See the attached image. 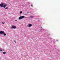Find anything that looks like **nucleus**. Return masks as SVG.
Wrapping results in <instances>:
<instances>
[{
  "instance_id": "obj_1",
  "label": "nucleus",
  "mask_w": 60,
  "mask_h": 60,
  "mask_svg": "<svg viewBox=\"0 0 60 60\" xmlns=\"http://www.w3.org/2000/svg\"><path fill=\"white\" fill-rule=\"evenodd\" d=\"M25 18V16H22L20 17L19 18V19H24Z\"/></svg>"
},
{
  "instance_id": "obj_2",
  "label": "nucleus",
  "mask_w": 60,
  "mask_h": 60,
  "mask_svg": "<svg viewBox=\"0 0 60 60\" xmlns=\"http://www.w3.org/2000/svg\"><path fill=\"white\" fill-rule=\"evenodd\" d=\"M16 28V27L14 25L12 26V27H11V28H14V29H15V28Z\"/></svg>"
},
{
  "instance_id": "obj_3",
  "label": "nucleus",
  "mask_w": 60,
  "mask_h": 60,
  "mask_svg": "<svg viewBox=\"0 0 60 60\" xmlns=\"http://www.w3.org/2000/svg\"><path fill=\"white\" fill-rule=\"evenodd\" d=\"M4 34V31H1L0 32V34Z\"/></svg>"
},
{
  "instance_id": "obj_4",
  "label": "nucleus",
  "mask_w": 60,
  "mask_h": 60,
  "mask_svg": "<svg viewBox=\"0 0 60 60\" xmlns=\"http://www.w3.org/2000/svg\"><path fill=\"white\" fill-rule=\"evenodd\" d=\"M3 6L4 4H3L2 3L0 4V6L1 7H3Z\"/></svg>"
},
{
  "instance_id": "obj_5",
  "label": "nucleus",
  "mask_w": 60,
  "mask_h": 60,
  "mask_svg": "<svg viewBox=\"0 0 60 60\" xmlns=\"http://www.w3.org/2000/svg\"><path fill=\"white\" fill-rule=\"evenodd\" d=\"M32 26V24H29V27H31V26Z\"/></svg>"
},
{
  "instance_id": "obj_6",
  "label": "nucleus",
  "mask_w": 60,
  "mask_h": 60,
  "mask_svg": "<svg viewBox=\"0 0 60 60\" xmlns=\"http://www.w3.org/2000/svg\"><path fill=\"white\" fill-rule=\"evenodd\" d=\"M3 54H6V52H3Z\"/></svg>"
},
{
  "instance_id": "obj_7",
  "label": "nucleus",
  "mask_w": 60,
  "mask_h": 60,
  "mask_svg": "<svg viewBox=\"0 0 60 60\" xmlns=\"http://www.w3.org/2000/svg\"><path fill=\"white\" fill-rule=\"evenodd\" d=\"M2 23L3 24H4L5 23V22H2Z\"/></svg>"
},
{
  "instance_id": "obj_8",
  "label": "nucleus",
  "mask_w": 60,
  "mask_h": 60,
  "mask_svg": "<svg viewBox=\"0 0 60 60\" xmlns=\"http://www.w3.org/2000/svg\"><path fill=\"white\" fill-rule=\"evenodd\" d=\"M4 8H5V7H6V6H5V5H4L3 6Z\"/></svg>"
},
{
  "instance_id": "obj_9",
  "label": "nucleus",
  "mask_w": 60,
  "mask_h": 60,
  "mask_svg": "<svg viewBox=\"0 0 60 60\" xmlns=\"http://www.w3.org/2000/svg\"><path fill=\"white\" fill-rule=\"evenodd\" d=\"M22 13V11H21L20 12V14H21V13Z\"/></svg>"
},
{
  "instance_id": "obj_10",
  "label": "nucleus",
  "mask_w": 60,
  "mask_h": 60,
  "mask_svg": "<svg viewBox=\"0 0 60 60\" xmlns=\"http://www.w3.org/2000/svg\"><path fill=\"white\" fill-rule=\"evenodd\" d=\"M4 34V36H5V35H6V34Z\"/></svg>"
},
{
  "instance_id": "obj_11",
  "label": "nucleus",
  "mask_w": 60,
  "mask_h": 60,
  "mask_svg": "<svg viewBox=\"0 0 60 60\" xmlns=\"http://www.w3.org/2000/svg\"><path fill=\"white\" fill-rule=\"evenodd\" d=\"M5 9H8V7H6V8H5Z\"/></svg>"
},
{
  "instance_id": "obj_12",
  "label": "nucleus",
  "mask_w": 60,
  "mask_h": 60,
  "mask_svg": "<svg viewBox=\"0 0 60 60\" xmlns=\"http://www.w3.org/2000/svg\"><path fill=\"white\" fill-rule=\"evenodd\" d=\"M4 5L5 6H7V4H5Z\"/></svg>"
},
{
  "instance_id": "obj_13",
  "label": "nucleus",
  "mask_w": 60,
  "mask_h": 60,
  "mask_svg": "<svg viewBox=\"0 0 60 60\" xmlns=\"http://www.w3.org/2000/svg\"><path fill=\"white\" fill-rule=\"evenodd\" d=\"M0 50L1 52L2 51V49H0Z\"/></svg>"
},
{
  "instance_id": "obj_14",
  "label": "nucleus",
  "mask_w": 60,
  "mask_h": 60,
  "mask_svg": "<svg viewBox=\"0 0 60 60\" xmlns=\"http://www.w3.org/2000/svg\"><path fill=\"white\" fill-rule=\"evenodd\" d=\"M15 43H16V41H15Z\"/></svg>"
},
{
  "instance_id": "obj_15",
  "label": "nucleus",
  "mask_w": 60,
  "mask_h": 60,
  "mask_svg": "<svg viewBox=\"0 0 60 60\" xmlns=\"http://www.w3.org/2000/svg\"><path fill=\"white\" fill-rule=\"evenodd\" d=\"M31 6H32V7H33V6L32 5H31Z\"/></svg>"
},
{
  "instance_id": "obj_16",
  "label": "nucleus",
  "mask_w": 60,
  "mask_h": 60,
  "mask_svg": "<svg viewBox=\"0 0 60 60\" xmlns=\"http://www.w3.org/2000/svg\"><path fill=\"white\" fill-rule=\"evenodd\" d=\"M56 41H58V40H56Z\"/></svg>"
}]
</instances>
